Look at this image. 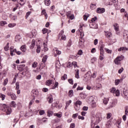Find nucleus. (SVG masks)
Listing matches in <instances>:
<instances>
[{
  "mask_svg": "<svg viewBox=\"0 0 128 128\" xmlns=\"http://www.w3.org/2000/svg\"><path fill=\"white\" fill-rule=\"evenodd\" d=\"M0 110H2L3 112H6V114H12V108L6 104H0Z\"/></svg>",
  "mask_w": 128,
  "mask_h": 128,
  "instance_id": "1",
  "label": "nucleus"
},
{
  "mask_svg": "<svg viewBox=\"0 0 128 128\" xmlns=\"http://www.w3.org/2000/svg\"><path fill=\"white\" fill-rule=\"evenodd\" d=\"M89 100L91 102V106L92 108H96V98H94L93 96H91L89 98Z\"/></svg>",
  "mask_w": 128,
  "mask_h": 128,
  "instance_id": "2",
  "label": "nucleus"
},
{
  "mask_svg": "<svg viewBox=\"0 0 128 128\" xmlns=\"http://www.w3.org/2000/svg\"><path fill=\"white\" fill-rule=\"evenodd\" d=\"M104 45H101L100 46V60H104Z\"/></svg>",
  "mask_w": 128,
  "mask_h": 128,
  "instance_id": "3",
  "label": "nucleus"
},
{
  "mask_svg": "<svg viewBox=\"0 0 128 128\" xmlns=\"http://www.w3.org/2000/svg\"><path fill=\"white\" fill-rule=\"evenodd\" d=\"M124 60V56H118L114 60V62L116 64H120V61Z\"/></svg>",
  "mask_w": 128,
  "mask_h": 128,
  "instance_id": "4",
  "label": "nucleus"
},
{
  "mask_svg": "<svg viewBox=\"0 0 128 128\" xmlns=\"http://www.w3.org/2000/svg\"><path fill=\"white\" fill-rule=\"evenodd\" d=\"M80 106H82V102L77 100L75 103L74 108L76 110H79Z\"/></svg>",
  "mask_w": 128,
  "mask_h": 128,
  "instance_id": "5",
  "label": "nucleus"
},
{
  "mask_svg": "<svg viewBox=\"0 0 128 128\" xmlns=\"http://www.w3.org/2000/svg\"><path fill=\"white\" fill-rule=\"evenodd\" d=\"M110 92H112V94H115L116 96H120V90H116V88H112L111 89Z\"/></svg>",
  "mask_w": 128,
  "mask_h": 128,
  "instance_id": "6",
  "label": "nucleus"
},
{
  "mask_svg": "<svg viewBox=\"0 0 128 128\" xmlns=\"http://www.w3.org/2000/svg\"><path fill=\"white\" fill-rule=\"evenodd\" d=\"M7 95L8 96H10L12 100H16V94L14 93L8 92L7 93Z\"/></svg>",
  "mask_w": 128,
  "mask_h": 128,
  "instance_id": "7",
  "label": "nucleus"
},
{
  "mask_svg": "<svg viewBox=\"0 0 128 128\" xmlns=\"http://www.w3.org/2000/svg\"><path fill=\"white\" fill-rule=\"evenodd\" d=\"M114 30H116L117 34H120V26L118 25V24L116 23L114 24Z\"/></svg>",
  "mask_w": 128,
  "mask_h": 128,
  "instance_id": "8",
  "label": "nucleus"
},
{
  "mask_svg": "<svg viewBox=\"0 0 128 128\" xmlns=\"http://www.w3.org/2000/svg\"><path fill=\"white\" fill-rule=\"evenodd\" d=\"M117 104H118V100L114 99V100H112L111 102V104H110V108H114V106H116Z\"/></svg>",
  "mask_w": 128,
  "mask_h": 128,
  "instance_id": "9",
  "label": "nucleus"
},
{
  "mask_svg": "<svg viewBox=\"0 0 128 128\" xmlns=\"http://www.w3.org/2000/svg\"><path fill=\"white\" fill-rule=\"evenodd\" d=\"M104 12H106L104 8H98L96 10V12H98V14H104Z\"/></svg>",
  "mask_w": 128,
  "mask_h": 128,
  "instance_id": "10",
  "label": "nucleus"
},
{
  "mask_svg": "<svg viewBox=\"0 0 128 128\" xmlns=\"http://www.w3.org/2000/svg\"><path fill=\"white\" fill-rule=\"evenodd\" d=\"M123 36H124V38L125 40L127 39L126 40V42H128V31H125L124 32Z\"/></svg>",
  "mask_w": 128,
  "mask_h": 128,
  "instance_id": "11",
  "label": "nucleus"
},
{
  "mask_svg": "<svg viewBox=\"0 0 128 128\" xmlns=\"http://www.w3.org/2000/svg\"><path fill=\"white\" fill-rule=\"evenodd\" d=\"M10 55L12 56H14L16 54L14 52H16V49H14V48H12V47L10 48Z\"/></svg>",
  "mask_w": 128,
  "mask_h": 128,
  "instance_id": "12",
  "label": "nucleus"
},
{
  "mask_svg": "<svg viewBox=\"0 0 128 128\" xmlns=\"http://www.w3.org/2000/svg\"><path fill=\"white\" fill-rule=\"evenodd\" d=\"M74 66V68H77L78 62H73L72 63L70 64L68 66V68H72Z\"/></svg>",
  "mask_w": 128,
  "mask_h": 128,
  "instance_id": "13",
  "label": "nucleus"
},
{
  "mask_svg": "<svg viewBox=\"0 0 128 128\" xmlns=\"http://www.w3.org/2000/svg\"><path fill=\"white\" fill-rule=\"evenodd\" d=\"M20 50H22L23 52H26V45H22L20 48Z\"/></svg>",
  "mask_w": 128,
  "mask_h": 128,
  "instance_id": "14",
  "label": "nucleus"
},
{
  "mask_svg": "<svg viewBox=\"0 0 128 128\" xmlns=\"http://www.w3.org/2000/svg\"><path fill=\"white\" fill-rule=\"evenodd\" d=\"M105 34L106 36V38H112V32H106Z\"/></svg>",
  "mask_w": 128,
  "mask_h": 128,
  "instance_id": "15",
  "label": "nucleus"
},
{
  "mask_svg": "<svg viewBox=\"0 0 128 128\" xmlns=\"http://www.w3.org/2000/svg\"><path fill=\"white\" fill-rule=\"evenodd\" d=\"M76 72L75 74V78H80V70L78 69L75 70Z\"/></svg>",
  "mask_w": 128,
  "mask_h": 128,
  "instance_id": "16",
  "label": "nucleus"
},
{
  "mask_svg": "<svg viewBox=\"0 0 128 128\" xmlns=\"http://www.w3.org/2000/svg\"><path fill=\"white\" fill-rule=\"evenodd\" d=\"M80 96L82 100H84V98H86V93L82 92L80 94Z\"/></svg>",
  "mask_w": 128,
  "mask_h": 128,
  "instance_id": "17",
  "label": "nucleus"
},
{
  "mask_svg": "<svg viewBox=\"0 0 128 128\" xmlns=\"http://www.w3.org/2000/svg\"><path fill=\"white\" fill-rule=\"evenodd\" d=\"M54 54H54V56H56V54H57V56H60V54H62V52L56 49L54 52Z\"/></svg>",
  "mask_w": 128,
  "mask_h": 128,
  "instance_id": "18",
  "label": "nucleus"
},
{
  "mask_svg": "<svg viewBox=\"0 0 128 128\" xmlns=\"http://www.w3.org/2000/svg\"><path fill=\"white\" fill-rule=\"evenodd\" d=\"M44 4L47 6H48L50 5V0H45L44 1Z\"/></svg>",
  "mask_w": 128,
  "mask_h": 128,
  "instance_id": "19",
  "label": "nucleus"
},
{
  "mask_svg": "<svg viewBox=\"0 0 128 128\" xmlns=\"http://www.w3.org/2000/svg\"><path fill=\"white\" fill-rule=\"evenodd\" d=\"M68 96L70 98H72L74 96V90H69L68 92Z\"/></svg>",
  "mask_w": 128,
  "mask_h": 128,
  "instance_id": "20",
  "label": "nucleus"
},
{
  "mask_svg": "<svg viewBox=\"0 0 128 128\" xmlns=\"http://www.w3.org/2000/svg\"><path fill=\"white\" fill-rule=\"evenodd\" d=\"M122 50H128V48L126 47H122L118 49V52H122Z\"/></svg>",
  "mask_w": 128,
  "mask_h": 128,
  "instance_id": "21",
  "label": "nucleus"
},
{
  "mask_svg": "<svg viewBox=\"0 0 128 128\" xmlns=\"http://www.w3.org/2000/svg\"><path fill=\"white\" fill-rule=\"evenodd\" d=\"M52 84V80H47L46 81V86H50V84Z\"/></svg>",
  "mask_w": 128,
  "mask_h": 128,
  "instance_id": "22",
  "label": "nucleus"
},
{
  "mask_svg": "<svg viewBox=\"0 0 128 128\" xmlns=\"http://www.w3.org/2000/svg\"><path fill=\"white\" fill-rule=\"evenodd\" d=\"M109 99L108 98H104L103 100V102L104 104H108V102Z\"/></svg>",
  "mask_w": 128,
  "mask_h": 128,
  "instance_id": "23",
  "label": "nucleus"
},
{
  "mask_svg": "<svg viewBox=\"0 0 128 128\" xmlns=\"http://www.w3.org/2000/svg\"><path fill=\"white\" fill-rule=\"evenodd\" d=\"M34 46H36V42L34 40H32V42L31 45L30 46V50H32Z\"/></svg>",
  "mask_w": 128,
  "mask_h": 128,
  "instance_id": "24",
  "label": "nucleus"
},
{
  "mask_svg": "<svg viewBox=\"0 0 128 128\" xmlns=\"http://www.w3.org/2000/svg\"><path fill=\"white\" fill-rule=\"evenodd\" d=\"M42 14H44V16H45L46 18H46H48V14H46V10H42Z\"/></svg>",
  "mask_w": 128,
  "mask_h": 128,
  "instance_id": "25",
  "label": "nucleus"
},
{
  "mask_svg": "<svg viewBox=\"0 0 128 128\" xmlns=\"http://www.w3.org/2000/svg\"><path fill=\"white\" fill-rule=\"evenodd\" d=\"M96 4H92L90 6V8L91 10H95L96 8Z\"/></svg>",
  "mask_w": 128,
  "mask_h": 128,
  "instance_id": "26",
  "label": "nucleus"
},
{
  "mask_svg": "<svg viewBox=\"0 0 128 128\" xmlns=\"http://www.w3.org/2000/svg\"><path fill=\"white\" fill-rule=\"evenodd\" d=\"M8 23L6 21H0V26H4L5 24H6Z\"/></svg>",
  "mask_w": 128,
  "mask_h": 128,
  "instance_id": "27",
  "label": "nucleus"
},
{
  "mask_svg": "<svg viewBox=\"0 0 128 128\" xmlns=\"http://www.w3.org/2000/svg\"><path fill=\"white\" fill-rule=\"evenodd\" d=\"M54 114V112H52V111H50V110H48V116H52V114Z\"/></svg>",
  "mask_w": 128,
  "mask_h": 128,
  "instance_id": "28",
  "label": "nucleus"
},
{
  "mask_svg": "<svg viewBox=\"0 0 128 128\" xmlns=\"http://www.w3.org/2000/svg\"><path fill=\"white\" fill-rule=\"evenodd\" d=\"M22 38V37H20V35H16V36L15 39H16V42H18V40H20Z\"/></svg>",
  "mask_w": 128,
  "mask_h": 128,
  "instance_id": "29",
  "label": "nucleus"
},
{
  "mask_svg": "<svg viewBox=\"0 0 128 128\" xmlns=\"http://www.w3.org/2000/svg\"><path fill=\"white\" fill-rule=\"evenodd\" d=\"M0 98H2V100H4V98H6V95L0 93Z\"/></svg>",
  "mask_w": 128,
  "mask_h": 128,
  "instance_id": "30",
  "label": "nucleus"
},
{
  "mask_svg": "<svg viewBox=\"0 0 128 128\" xmlns=\"http://www.w3.org/2000/svg\"><path fill=\"white\" fill-rule=\"evenodd\" d=\"M16 23L10 24H8V28H14V26H16Z\"/></svg>",
  "mask_w": 128,
  "mask_h": 128,
  "instance_id": "31",
  "label": "nucleus"
},
{
  "mask_svg": "<svg viewBox=\"0 0 128 128\" xmlns=\"http://www.w3.org/2000/svg\"><path fill=\"white\" fill-rule=\"evenodd\" d=\"M36 66H38V62H34L32 64V68H36Z\"/></svg>",
  "mask_w": 128,
  "mask_h": 128,
  "instance_id": "32",
  "label": "nucleus"
},
{
  "mask_svg": "<svg viewBox=\"0 0 128 128\" xmlns=\"http://www.w3.org/2000/svg\"><path fill=\"white\" fill-rule=\"evenodd\" d=\"M11 106L13 108H16V102H14V101H12L11 102Z\"/></svg>",
  "mask_w": 128,
  "mask_h": 128,
  "instance_id": "33",
  "label": "nucleus"
},
{
  "mask_svg": "<svg viewBox=\"0 0 128 128\" xmlns=\"http://www.w3.org/2000/svg\"><path fill=\"white\" fill-rule=\"evenodd\" d=\"M48 100H48L49 104H52V100H53L52 96H50L48 97Z\"/></svg>",
  "mask_w": 128,
  "mask_h": 128,
  "instance_id": "34",
  "label": "nucleus"
},
{
  "mask_svg": "<svg viewBox=\"0 0 128 128\" xmlns=\"http://www.w3.org/2000/svg\"><path fill=\"white\" fill-rule=\"evenodd\" d=\"M68 78V75L66 74H64V76L62 78V80H66Z\"/></svg>",
  "mask_w": 128,
  "mask_h": 128,
  "instance_id": "35",
  "label": "nucleus"
},
{
  "mask_svg": "<svg viewBox=\"0 0 128 128\" xmlns=\"http://www.w3.org/2000/svg\"><path fill=\"white\" fill-rule=\"evenodd\" d=\"M111 122H107V124H106V127L107 128H110V126H111Z\"/></svg>",
  "mask_w": 128,
  "mask_h": 128,
  "instance_id": "36",
  "label": "nucleus"
},
{
  "mask_svg": "<svg viewBox=\"0 0 128 128\" xmlns=\"http://www.w3.org/2000/svg\"><path fill=\"white\" fill-rule=\"evenodd\" d=\"M120 80H115V84L116 86H118L120 84Z\"/></svg>",
  "mask_w": 128,
  "mask_h": 128,
  "instance_id": "37",
  "label": "nucleus"
},
{
  "mask_svg": "<svg viewBox=\"0 0 128 128\" xmlns=\"http://www.w3.org/2000/svg\"><path fill=\"white\" fill-rule=\"evenodd\" d=\"M54 116H58V118H60L62 116V114L58 113L54 114Z\"/></svg>",
  "mask_w": 128,
  "mask_h": 128,
  "instance_id": "38",
  "label": "nucleus"
},
{
  "mask_svg": "<svg viewBox=\"0 0 128 128\" xmlns=\"http://www.w3.org/2000/svg\"><path fill=\"white\" fill-rule=\"evenodd\" d=\"M16 90H18L20 88V83L18 82H16Z\"/></svg>",
  "mask_w": 128,
  "mask_h": 128,
  "instance_id": "39",
  "label": "nucleus"
},
{
  "mask_svg": "<svg viewBox=\"0 0 128 128\" xmlns=\"http://www.w3.org/2000/svg\"><path fill=\"white\" fill-rule=\"evenodd\" d=\"M20 2H21L20 3V6H24V4H26V2H24V0H20Z\"/></svg>",
  "mask_w": 128,
  "mask_h": 128,
  "instance_id": "40",
  "label": "nucleus"
},
{
  "mask_svg": "<svg viewBox=\"0 0 128 128\" xmlns=\"http://www.w3.org/2000/svg\"><path fill=\"white\" fill-rule=\"evenodd\" d=\"M36 52L38 54H40V46H38L37 47Z\"/></svg>",
  "mask_w": 128,
  "mask_h": 128,
  "instance_id": "41",
  "label": "nucleus"
},
{
  "mask_svg": "<svg viewBox=\"0 0 128 128\" xmlns=\"http://www.w3.org/2000/svg\"><path fill=\"white\" fill-rule=\"evenodd\" d=\"M124 94L125 96H128V90H126V91H124Z\"/></svg>",
  "mask_w": 128,
  "mask_h": 128,
  "instance_id": "42",
  "label": "nucleus"
},
{
  "mask_svg": "<svg viewBox=\"0 0 128 128\" xmlns=\"http://www.w3.org/2000/svg\"><path fill=\"white\" fill-rule=\"evenodd\" d=\"M90 16V14H87L86 15H84V20H88V18Z\"/></svg>",
  "mask_w": 128,
  "mask_h": 128,
  "instance_id": "43",
  "label": "nucleus"
},
{
  "mask_svg": "<svg viewBox=\"0 0 128 128\" xmlns=\"http://www.w3.org/2000/svg\"><path fill=\"white\" fill-rule=\"evenodd\" d=\"M48 29L46 28L43 29L42 30V32H43L44 34H45L48 32Z\"/></svg>",
  "mask_w": 128,
  "mask_h": 128,
  "instance_id": "44",
  "label": "nucleus"
},
{
  "mask_svg": "<svg viewBox=\"0 0 128 128\" xmlns=\"http://www.w3.org/2000/svg\"><path fill=\"white\" fill-rule=\"evenodd\" d=\"M39 114L40 116H42V114H44V110H41L39 112Z\"/></svg>",
  "mask_w": 128,
  "mask_h": 128,
  "instance_id": "45",
  "label": "nucleus"
},
{
  "mask_svg": "<svg viewBox=\"0 0 128 128\" xmlns=\"http://www.w3.org/2000/svg\"><path fill=\"white\" fill-rule=\"evenodd\" d=\"M30 14H32V12H28L26 14V18H28V16H30Z\"/></svg>",
  "mask_w": 128,
  "mask_h": 128,
  "instance_id": "46",
  "label": "nucleus"
},
{
  "mask_svg": "<svg viewBox=\"0 0 128 128\" xmlns=\"http://www.w3.org/2000/svg\"><path fill=\"white\" fill-rule=\"evenodd\" d=\"M78 116V114L76 113L75 114H74L72 116V118H76L77 116Z\"/></svg>",
  "mask_w": 128,
  "mask_h": 128,
  "instance_id": "47",
  "label": "nucleus"
},
{
  "mask_svg": "<svg viewBox=\"0 0 128 128\" xmlns=\"http://www.w3.org/2000/svg\"><path fill=\"white\" fill-rule=\"evenodd\" d=\"M76 128V124L74 123H72L70 125V128Z\"/></svg>",
  "mask_w": 128,
  "mask_h": 128,
  "instance_id": "48",
  "label": "nucleus"
},
{
  "mask_svg": "<svg viewBox=\"0 0 128 128\" xmlns=\"http://www.w3.org/2000/svg\"><path fill=\"white\" fill-rule=\"evenodd\" d=\"M78 44L80 46H82L84 44V42L82 40H80L78 42Z\"/></svg>",
  "mask_w": 128,
  "mask_h": 128,
  "instance_id": "49",
  "label": "nucleus"
},
{
  "mask_svg": "<svg viewBox=\"0 0 128 128\" xmlns=\"http://www.w3.org/2000/svg\"><path fill=\"white\" fill-rule=\"evenodd\" d=\"M8 79L6 78L4 80V86H6V84H8Z\"/></svg>",
  "mask_w": 128,
  "mask_h": 128,
  "instance_id": "50",
  "label": "nucleus"
},
{
  "mask_svg": "<svg viewBox=\"0 0 128 128\" xmlns=\"http://www.w3.org/2000/svg\"><path fill=\"white\" fill-rule=\"evenodd\" d=\"M4 50L5 52H8L10 50V46H6L4 47Z\"/></svg>",
  "mask_w": 128,
  "mask_h": 128,
  "instance_id": "51",
  "label": "nucleus"
},
{
  "mask_svg": "<svg viewBox=\"0 0 128 128\" xmlns=\"http://www.w3.org/2000/svg\"><path fill=\"white\" fill-rule=\"evenodd\" d=\"M68 46L69 48H70V46H72V40H68Z\"/></svg>",
  "mask_w": 128,
  "mask_h": 128,
  "instance_id": "52",
  "label": "nucleus"
},
{
  "mask_svg": "<svg viewBox=\"0 0 128 128\" xmlns=\"http://www.w3.org/2000/svg\"><path fill=\"white\" fill-rule=\"evenodd\" d=\"M84 90V87L78 86L76 88L77 90Z\"/></svg>",
  "mask_w": 128,
  "mask_h": 128,
  "instance_id": "53",
  "label": "nucleus"
},
{
  "mask_svg": "<svg viewBox=\"0 0 128 128\" xmlns=\"http://www.w3.org/2000/svg\"><path fill=\"white\" fill-rule=\"evenodd\" d=\"M78 118L79 120H84V116H78Z\"/></svg>",
  "mask_w": 128,
  "mask_h": 128,
  "instance_id": "54",
  "label": "nucleus"
},
{
  "mask_svg": "<svg viewBox=\"0 0 128 128\" xmlns=\"http://www.w3.org/2000/svg\"><path fill=\"white\" fill-rule=\"evenodd\" d=\"M44 52L48 51V48L46 47V45L45 44H44Z\"/></svg>",
  "mask_w": 128,
  "mask_h": 128,
  "instance_id": "55",
  "label": "nucleus"
},
{
  "mask_svg": "<svg viewBox=\"0 0 128 128\" xmlns=\"http://www.w3.org/2000/svg\"><path fill=\"white\" fill-rule=\"evenodd\" d=\"M92 78H96V72H94V73H93V74L92 75Z\"/></svg>",
  "mask_w": 128,
  "mask_h": 128,
  "instance_id": "56",
  "label": "nucleus"
},
{
  "mask_svg": "<svg viewBox=\"0 0 128 128\" xmlns=\"http://www.w3.org/2000/svg\"><path fill=\"white\" fill-rule=\"evenodd\" d=\"M105 50L106 52H108V54H112V50H110L108 48H105Z\"/></svg>",
  "mask_w": 128,
  "mask_h": 128,
  "instance_id": "57",
  "label": "nucleus"
},
{
  "mask_svg": "<svg viewBox=\"0 0 128 128\" xmlns=\"http://www.w3.org/2000/svg\"><path fill=\"white\" fill-rule=\"evenodd\" d=\"M122 72H124V68H122L118 70V74H122Z\"/></svg>",
  "mask_w": 128,
  "mask_h": 128,
  "instance_id": "58",
  "label": "nucleus"
},
{
  "mask_svg": "<svg viewBox=\"0 0 128 128\" xmlns=\"http://www.w3.org/2000/svg\"><path fill=\"white\" fill-rule=\"evenodd\" d=\"M69 18L70 20H74V14H71L69 16Z\"/></svg>",
  "mask_w": 128,
  "mask_h": 128,
  "instance_id": "59",
  "label": "nucleus"
},
{
  "mask_svg": "<svg viewBox=\"0 0 128 128\" xmlns=\"http://www.w3.org/2000/svg\"><path fill=\"white\" fill-rule=\"evenodd\" d=\"M68 82L70 84H74V80H72V79L68 80Z\"/></svg>",
  "mask_w": 128,
  "mask_h": 128,
  "instance_id": "60",
  "label": "nucleus"
},
{
  "mask_svg": "<svg viewBox=\"0 0 128 128\" xmlns=\"http://www.w3.org/2000/svg\"><path fill=\"white\" fill-rule=\"evenodd\" d=\"M58 82H55L54 85V88H56L58 87Z\"/></svg>",
  "mask_w": 128,
  "mask_h": 128,
  "instance_id": "61",
  "label": "nucleus"
},
{
  "mask_svg": "<svg viewBox=\"0 0 128 128\" xmlns=\"http://www.w3.org/2000/svg\"><path fill=\"white\" fill-rule=\"evenodd\" d=\"M112 117V114L109 113L107 114V118H110Z\"/></svg>",
  "mask_w": 128,
  "mask_h": 128,
  "instance_id": "62",
  "label": "nucleus"
},
{
  "mask_svg": "<svg viewBox=\"0 0 128 128\" xmlns=\"http://www.w3.org/2000/svg\"><path fill=\"white\" fill-rule=\"evenodd\" d=\"M62 40H66V36L65 35H62L61 37Z\"/></svg>",
  "mask_w": 128,
  "mask_h": 128,
  "instance_id": "63",
  "label": "nucleus"
},
{
  "mask_svg": "<svg viewBox=\"0 0 128 128\" xmlns=\"http://www.w3.org/2000/svg\"><path fill=\"white\" fill-rule=\"evenodd\" d=\"M122 119L124 121L126 120V115H124L122 116Z\"/></svg>",
  "mask_w": 128,
  "mask_h": 128,
  "instance_id": "64",
  "label": "nucleus"
}]
</instances>
